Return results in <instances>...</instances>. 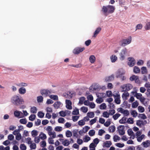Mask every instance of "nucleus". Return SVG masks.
<instances>
[{"label":"nucleus","mask_w":150,"mask_h":150,"mask_svg":"<svg viewBox=\"0 0 150 150\" xmlns=\"http://www.w3.org/2000/svg\"><path fill=\"white\" fill-rule=\"evenodd\" d=\"M115 9V8L113 6L108 5L103 6L101 11L104 14L107 16L109 14L113 13Z\"/></svg>","instance_id":"1"},{"label":"nucleus","mask_w":150,"mask_h":150,"mask_svg":"<svg viewBox=\"0 0 150 150\" xmlns=\"http://www.w3.org/2000/svg\"><path fill=\"white\" fill-rule=\"evenodd\" d=\"M11 101L12 103L16 105H19L23 103V99L20 96L16 95L13 96L11 99Z\"/></svg>","instance_id":"2"},{"label":"nucleus","mask_w":150,"mask_h":150,"mask_svg":"<svg viewBox=\"0 0 150 150\" xmlns=\"http://www.w3.org/2000/svg\"><path fill=\"white\" fill-rule=\"evenodd\" d=\"M125 72L123 69H119L116 73V77L117 78H121V80L123 81L126 79V78L124 76Z\"/></svg>","instance_id":"3"},{"label":"nucleus","mask_w":150,"mask_h":150,"mask_svg":"<svg viewBox=\"0 0 150 150\" xmlns=\"http://www.w3.org/2000/svg\"><path fill=\"white\" fill-rule=\"evenodd\" d=\"M133 86L132 84L130 83H127L122 85L121 88L123 90V91H128L132 88Z\"/></svg>","instance_id":"4"},{"label":"nucleus","mask_w":150,"mask_h":150,"mask_svg":"<svg viewBox=\"0 0 150 150\" xmlns=\"http://www.w3.org/2000/svg\"><path fill=\"white\" fill-rule=\"evenodd\" d=\"M132 38L131 37L128 39H123L122 40L121 42V46H125L126 45L129 44L131 42Z\"/></svg>","instance_id":"5"},{"label":"nucleus","mask_w":150,"mask_h":150,"mask_svg":"<svg viewBox=\"0 0 150 150\" xmlns=\"http://www.w3.org/2000/svg\"><path fill=\"white\" fill-rule=\"evenodd\" d=\"M127 53V50L126 48L122 50L120 54V59L121 60H123L125 59Z\"/></svg>","instance_id":"6"},{"label":"nucleus","mask_w":150,"mask_h":150,"mask_svg":"<svg viewBox=\"0 0 150 150\" xmlns=\"http://www.w3.org/2000/svg\"><path fill=\"white\" fill-rule=\"evenodd\" d=\"M85 48L84 47H77L73 50V52L75 54H78L83 52Z\"/></svg>","instance_id":"7"},{"label":"nucleus","mask_w":150,"mask_h":150,"mask_svg":"<svg viewBox=\"0 0 150 150\" xmlns=\"http://www.w3.org/2000/svg\"><path fill=\"white\" fill-rule=\"evenodd\" d=\"M40 93L42 95L46 97L49 95L51 93V91L47 89H43L41 90Z\"/></svg>","instance_id":"8"},{"label":"nucleus","mask_w":150,"mask_h":150,"mask_svg":"<svg viewBox=\"0 0 150 150\" xmlns=\"http://www.w3.org/2000/svg\"><path fill=\"white\" fill-rule=\"evenodd\" d=\"M113 96L115 99V102L117 104H120V95L118 94H116L115 95L113 94Z\"/></svg>","instance_id":"9"},{"label":"nucleus","mask_w":150,"mask_h":150,"mask_svg":"<svg viewBox=\"0 0 150 150\" xmlns=\"http://www.w3.org/2000/svg\"><path fill=\"white\" fill-rule=\"evenodd\" d=\"M147 123V122L146 120H137L136 121L137 125L140 127H141L142 125H144Z\"/></svg>","instance_id":"10"},{"label":"nucleus","mask_w":150,"mask_h":150,"mask_svg":"<svg viewBox=\"0 0 150 150\" xmlns=\"http://www.w3.org/2000/svg\"><path fill=\"white\" fill-rule=\"evenodd\" d=\"M128 60L129 61L128 63V65L130 67L134 66L136 62L134 58L133 57H129L128 58Z\"/></svg>","instance_id":"11"},{"label":"nucleus","mask_w":150,"mask_h":150,"mask_svg":"<svg viewBox=\"0 0 150 150\" xmlns=\"http://www.w3.org/2000/svg\"><path fill=\"white\" fill-rule=\"evenodd\" d=\"M66 107L69 110H71L72 109V107L71 106V102L69 100H66Z\"/></svg>","instance_id":"12"},{"label":"nucleus","mask_w":150,"mask_h":150,"mask_svg":"<svg viewBox=\"0 0 150 150\" xmlns=\"http://www.w3.org/2000/svg\"><path fill=\"white\" fill-rule=\"evenodd\" d=\"M120 128H121L122 127V129H119V134L120 135H123L125 134V132L124 130V126L123 125H120L119 126Z\"/></svg>","instance_id":"13"},{"label":"nucleus","mask_w":150,"mask_h":150,"mask_svg":"<svg viewBox=\"0 0 150 150\" xmlns=\"http://www.w3.org/2000/svg\"><path fill=\"white\" fill-rule=\"evenodd\" d=\"M114 79V76L113 74H112L109 76L106 77L105 79V80L106 81L109 82L113 80Z\"/></svg>","instance_id":"14"},{"label":"nucleus","mask_w":150,"mask_h":150,"mask_svg":"<svg viewBox=\"0 0 150 150\" xmlns=\"http://www.w3.org/2000/svg\"><path fill=\"white\" fill-rule=\"evenodd\" d=\"M145 148H147L150 146V141L149 140H146V141L144 142L142 144Z\"/></svg>","instance_id":"15"},{"label":"nucleus","mask_w":150,"mask_h":150,"mask_svg":"<svg viewBox=\"0 0 150 150\" xmlns=\"http://www.w3.org/2000/svg\"><path fill=\"white\" fill-rule=\"evenodd\" d=\"M101 28L100 27H98L97 28L96 30L94 33L93 35V37H96L97 35L101 31Z\"/></svg>","instance_id":"16"},{"label":"nucleus","mask_w":150,"mask_h":150,"mask_svg":"<svg viewBox=\"0 0 150 150\" xmlns=\"http://www.w3.org/2000/svg\"><path fill=\"white\" fill-rule=\"evenodd\" d=\"M117 57L114 55H111L110 57V59L111 62L112 63L115 62L117 60Z\"/></svg>","instance_id":"17"},{"label":"nucleus","mask_w":150,"mask_h":150,"mask_svg":"<svg viewBox=\"0 0 150 150\" xmlns=\"http://www.w3.org/2000/svg\"><path fill=\"white\" fill-rule=\"evenodd\" d=\"M89 60L91 63H94L96 60V57L94 55H91L89 58Z\"/></svg>","instance_id":"18"},{"label":"nucleus","mask_w":150,"mask_h":150,"mask_svg":"<svg viewBox=\"0 0 150 150\" xmlns=\"http://www.w3.org/2000/svg\"><path fill=\"white\" fill-rule=\"evenodd\" d=\"M104 146L106 147H109L112 144L111 141H106L103 143Z\"/></svg>","instance_id":"19"},{"label":"nucleus","mask_w":150,"mask_h":150,"mask_svg":"<svg viewBox=\"0 0 150 150\" xmlns=\"http://www.w3.org/2000/svg\"><path fill=\"white\" fill-rule=\"evenodd\" d=\"M26 90L24 87H21L19 89V92L21 94H23L26 93Z\"/></svg>","instance_id":"20"},{"label":"nucleus","mask_w":150,"mask_h":150,"mask_svg":"<svg viewBox=\"0 0 150 150\" xmlns=\"http://www.w3.org/2000/svg\"><path fill=\"white\" fill-rule=\"evenodd\" d=\"M61 104V103L59 101H57L54 103L53 106L55 108L58 109L59 108Z\"/></svg>","instance_id":"21"},{"label":"nucleus","mask_w":150,"mask_h":150,"mask_svg":"<svg viewBox=\"0 0 150 150\" xmlns=\"http://www.w3.org/2000/svg\"><path fill=\"white\" fill-rule=\"evenodd\" d=\"M115 130V127L114 125L110 126L108 128V131L110 132H113Z\"/></svg>","instance_id":"22"},{"label":"nucleus","mask_w":150,"mask_h":150,"mask_svg":"<svg viewBox=\"0 0 150 150\" xmlns=\"http://www.w3.org/2000/svg\"><path fill=\"white\" fill-rule=\"evenodd\" d=\"M140 69L139 67L137 66H135L134 67L133 71L134 73L136 74L139 73L140 72Z\"/></svg>","instance_id":"23"},{"label":"nucleus","mask_w":150,"mask_h":150,"mask_svg":"<svg viewBox=\"0 0 150 150\" xmlns=\"http://www.w3.org/2000/svg\"><path fill=\"white\" fill-rule=\"evenodd\" d=\"M37 109L35 107H33L31 108L30 112L31 113L34 114L36 113Z\"/></svg>","instance_id":"24"},{"label":"nucleus","mask_w":150,"mask_h":150,"mask_svg":"<svg viewBox=\"0 0 150 150\" xmlns=\"http://www.w3.org/2000/svg\"><path fill=\"white\" fill-rule=\"evenodd\" d=\"M141 73L142 74L147 73V69L146 67H143L141 68Z\"/></svg>","instance_id":"25"},{"label":"nucleus","mask_w":150,"mask_h":150,"mask_svg":"<svg viewBox=\"0 0 150 150\" xmlns=\"http://www.w3.org/2000/svg\"><path fill=\"white\" fill-rule=\"evenodd\" d=\"M129 96L128 93H123L122 95V97L125 100H127V97Z\"/></svg>","instance_id":"26"},{"label":"nucleus","mask_w":150,"mask_h":150,"mask_svg":"<svg viewBox=\"0 0 150 150\" xmlns=\"http://www.w3.org/2000/svg\"><path fill=\"white\" fill-rule=\"evenodd\" d=\"M127 118L126 117H123L120 120L119 122L121 124H124L126 122Z\"/></svg>","instance_id":"27"},{"label":"nucleus","mask_w":150,"mask_h":150,"mask_svg":"<svg viewBox=\"0 0 150 150\" xmlns=\"http://www.w3.org/2000/svg\"><path fill=\"white\" fill-rule=\"evenodd\" d=\"M31 134L33 137H36L38 135V132L36 130H33L31 132Z\"/></svg>","instance_id":"28"},{"label":"nucleus","mask_w":150,"mask_h":150,"mask_svg":"<svg viewBox=\"0 0 150 150\" xmlns=\"http://www.w3.org/2000/svg\"><path fill=\"white\" fill-rule=\"evenodd\" d=\"M39 136L40 138L42 140L45 139L47 138V137L45 134L43 133H41L40 134Z\"/></svg>","instance_id":"29"},{"label":"nucleus","mask_w":150,"mask_h":150,"mask_svg":"<svg viewBox=\"0 0 150 150\" xmlns=\"http://www.w3.org/2000/svg\"><path fill=\"white\" fill-rule=\"evenodd\" d=\"M70 144L69 141L67 139H65L64 141L62 142V144L64 146H68Z\"/></svg>","instance_id":"30"},{"label":"nucleus","mask_w":150,"mask_h":150,"mask_svg":"<svg viewBox=\"0 0 150 150\" xmlns=\"http://www.w3.org/2000/svg\"><path fill=\"white\" fill-rule=\"evenodd\" d=\"M81 110L84 113H86L88 111V109L87 107L83 106L81 108Z\"/></svg>","instance_id":"31"},{"label":"nucleus","mask_w":150,"mask_h":150,"mask_svg":"<svg viewBox=\"0 0 150 150\" xmlns=\"http://www.w3.org/2000/svg\"><path fill=\"white\" fill-rule=\"evenodd\" d=\"M138 116L139 117L143 119H145L146 118V116L144 114H139Z\"/></svg>","instance_id":"32"},{"label":"nucleus","mask_w":150,"mask_h":150,"mask_svg":"<svg viewBox=\"0 0 150 150\" xmlns=\"http://www.w3.org/2000/svg\"><path fill=\"white\" fill-rule=\"evenodd\" d=\"M50 98L54 100H58V97L57 95H51L50 96Z\"/></svg>","instance_id":"33"},{"label":"nucleus","mask_w":150,"mask_h":150,"mask_svg":"<svg viewBox=\"0 0 150 150\" xmlns=\"http://www.w3.org/2000/svg\"><path fill=\"white\" fill-rule=\"evenodd\" d=\"M66 134L67 137H69L72 136V134L70 131L68 130L66 132Z\"/></svg>","instance_id":"34"},{"label":"nucleus","mask_w":150,"mask_h":150,"mask_svg":"<svg viewBox=\"0 0 150 150\" xmlns=\"http://www.w3.org/2000/svg\"><path fill=\"white\" fill-rule=\"evenodd\" d=\"M36 115L34 114L31 115L29 117V120L31 121L34 120L35 119Z\"/></svg>","instance_id":"35"},{"label":"nucleus","mask_w":150,"mask_h":150,"mask_svg":"<svg viewBox=\"0 0 150 150\" xmlns=\"http://www.w3.org/2000/svg\"><path fill=\"white\" fill-rule=\"evenodd\" d=\"M91 139V138L88 135L85 136V137L83 138V141L84 142H88Z\"/></svg>","instance_id":"36"},{"label":"nucleus","mask_w":150,"mask_h":150,"mask_svg":"<svg viewBox=\"0 0 150 150\" xmlns=\"http://www.w3.org/2000/svg\"><path fill=\"white\" fill-rule=\"evenodd\" d=\"M20 113L22 114L21 112H20L17 110H16L14 112V115L16 117H18L20 115Z\"/></svg>","instance_id":"37"},{"label":"nucleus","mask_w":150,"mask_h":150,"mask_svg":"<svg viewBox=\"0 0 150 150\" xmlns=\"http://www.w3.org/2000/svg\"><path fill=\"white\" fill-rule=\"evenodd\" d=\"M60 115L62 117H64L66 115V111H64L63 110L59 112Z\"/></svg>","instance_id":"38"},{"label":"nucleus","mask_w":150,"mask_h":150,"mask_svg":"<svg viewBox=\"0 0 150 150\" xmlns=\"http://www.w3.org/2000/svg\"><path fill=\"white\" fill-rule=\"evenodd\" d=\"M131 114L134 117H136L138 114L137 112L135 110H132L131 112Z\"/></svg>","instance_id":"39"},{"label":"nucleus","mask_w":150,"mask_h":150,"mask_svg":"<svg viewBox=\"0 0 150 150\" xmlns=\"http://www.w3.org/2000/svg\"><path fill=\"white\" fill-rule=\"evenodd\" d=\"M106 108V105L105 103H103L101 104L100 106V109L103 110L105 109Z\"/></svg>","instance_id":"40"},{"label":"nucleus","mask_w":150,"mask_h":150,"mask_svg":"<svg viewBox=\"0 0 150 150\" xmlns=\"http://www.w3.org/2000/svg\"><path fill=\"white\" fill-rule=\"evenodd\" d=\"M144 28L146 30L150 29V21L146 23Z\"/></svg>","instance_id":"41"},{"label":"nucleus","mask_w":150,"mask_h":150,"mask_svg":"<svg viewBox=\"0 0 150 150\" xmlns=\"http://www.w3.org/2000/svg\"><path fill=\"white\" fill-rule=\"evenodd\" d=\"M43 97L42 96H39L37 97L38 102L41 103L43 101Z\"/></svg>","instance_id":"42"},{"label":"nucleus","mask_w":150,"mask_h":150,"mask_svg":"<svg viewBox=\"0 0 150 150\" xmlns=\"http://www.w3.org/2000/svg\"><path fill=\"white\" fill-rule=\"evenodd\" d=\"M144 135L143 134L141 136L137 138V141L139 142H141L144 138Z\"/></svg>","instance_id":"43"},{"label":"nucleus","mask_w":150,"mask_h":150,"mask_svg":"<svg viewBox=\"0 0 150 150\" xmlns=\"http://www.w3.org/2000/svg\"><path fill=\"white\" fill-rule=\"evenodd\" d=\"M95 130L93 129H92L91 130H90L89 131V132H88V134H89V135L90 136H92L95 135Z\"/></svg>","instance_id":"44"},{"label":"nucleus","mask_w":150,"mask_h":150,"mask_svg":"<svg viewBox=\"0 0 150 150\" xmlns=\"http://www.w3.org/2000/svg\"><path fill=\"white\" fill-rule=\"evenodd\" d=\"M85 99V98L84 97H82L79 99V103L81 104H82L83 103V102Z\"/></svg>","instance_id":"45"},{"label":"nucleus","mask_w":150,"mask_h":150,"mask_svg":"<svg viewBox=\"0 0 150 150\" xmlns=\"http://www.w3.org/2000/svg\"><path fill=\"white\" fill-rule=\"evenodd\" d=\"M87 115L88 117H89L90 118H93L94 117V114L93 112H88L87 114Z\"/></svg>","instance_id":"46"},{"label":"nucleus","mask_w":150,"mask_h":150,"mask_svg":"<svg viewBox=\"0 0 150 150\" xmlns=\"http://www.w3.org/2000/svg\"><path fill=\"white\" fill-rule=\"evenodd\" d=\"M38 116L41 118H43L44 116V113L41 111H39L38 112Z\"/></svg>","instance_id":"47"},{"label":"nucleus","mask_w":150,"mask_h":150,"mask_svg":"<svg viewBox=\"0 0 150 150\" xmlns=\"http://www.w3.org/2000/svg\"><path fill=\"white\" fill-rule=\"evenodd\" d=\"M138 110L139 112H143L144 111V108L142 106H139L138 107Z\"/></svg>","instance_id":"48"},{"label":"nucleus","mask_w":150,"mask_h":150,"mask_svg":"<svg viewBox=\"0 0 150 150\" xmlns=\"http://www.w3.org/2000/svg\"><path fill=\"white\" fill-rule=\"evenodd\" d=\"M138 103L137 101L133 102L132 104V107L133 108H136L138 105Z\"/></svg>","instance_id":"49"},{"label":"nucleus","mask_w":150,"mask_h":150,"mask_svg":"<svg viewBox=\"0 0 150 150\" xmlns=\"http://www.w3.org/2000/svg\"><path fill=\"white\" fill-rule=\"evenodd\" d=\"M20 122L21 124H25L27 122V121L25 118L22 119L20 120Z\"/></svg>","instance_id":"50"},{"label":"nucleus","mask_w":150,"mask_h":150,"mask_svg":"<svg viewBox=\"0 0 150 150\" xmlns=\"http://www.w3.org/2000/svg\"><path fill=\"white\" fill-rule=\"evenodd\" d=\"M96 101L97 103L100 104L103 101V100L101 98H97L96 100Z\"/></svg>","instance_id":"51"},{"label":"nucleus","mask_w":150,"mask_h":150,"mask_svg":"<svg viewBox=\"0 0 150 150\" xmlns=\"http://www.w3.org/2000/svg\"><path fill=\"white\" fill-rule=\"evenodd\" d=\"M62 129V128L61 127L57 126L56 127L54 130L55 131L57 132H60L61 131Z\"/></svg>","instance_id":"52"},{"label":"nucleus","mask_w":150,"mask_h":150,"mask_svg":"<svg viewBox=\"0 0 150 150\" xmlns=\"http://www.w3.org/2000/svg\"><path fill=\"white\" fill-rule=\"evenodd\" d=\"M20 148L22 150H26V146L24 144H21Z\"/></svg>","instance_id":"53"},{"label":"nucleus","mask_w":150,"mask_h":150,"mask_svg":"<svg viewBox=\"0 0 150 150\" xmlns=\"http://www.w3.org/2000/svg\"><path fill=\"white\" fill-rule=\"evenodd\" d=\"M31 144L30 145V148L31 149H36V144L35 143H33L30 144Z\"/></svg>","instance_id":"54"},{"label":"nucleus","mask_w":150,"mask_h":150,"mask_svg":"<svg viewBox=\"0 0 150 150\" xmlns=\"http://www.w3.org/2000/svg\"><path fill=\"white\" fill-rule=\"evenodd\" d=\"M120 115L119 113H116L112 117L114 120H116L120 116Z\"/></svg>","instance_id":"55"},{"label":"nucleus","mask_w":150,"mask_h":150,"mask_svg":"<svg viewBox=\"0 0 150 150\" xmlns=\"http://www.w3.org/2000/svg\"><path fill=\"white\" fill-rule=\"evenodd\" d=\"M127 122L129 124H133L134 123L133 119L132 117L129 118L127 120Z\"/></svg>","instance_id":"56"},{"label":"nucleus","mask_w":150,"mask_h":150,"mask_svg":"<svg viewBox=\"0 0 150 150\" xmlns=\"http://www.w3.org/2000/svg\"><path fill=\"white\" fill-rule=\"evenodd\" d=\"M48 134L50 135H52V138H54L56 137V134L55 132H54L53 133L52 132H48Z\"/></svg>","instance_id":"57"},{"label":"nucleus","mask_w":150,"mask_h":150,"mask_svg":"<svg viewBox=\"0 0 150 150\" xmlns=\"http://www.w3.org/2000/svg\"><path fill=\"white\" fill-rule=\"evenodd\" d=\"M79 116H74L72 117V120L74 122L76 121L79 119Z\"/></svg>","instance_id":"58"},{"label":"nucleus","mask_w":150,"mask_h":150,"mask_svg":"<svg viewBox=\"0 0 150 150\" xmlns=\"http://www.w3.org/2000/svg\"><path fill=\"white\" fill-rule=\"evenodd\" d=\"M114 141L115 142L117 141V140H120V138L117 135H115L113 137Z\"/></svg>","instance_id":"59"},{"label":"nucleus","mask_w":150,"mask_h":150,"mask_svg":"<svg viewBox=\"0 0 150 150\" xmlns=\"http://www.w3.org/2000/svg\"><path fill=\"white\" fill-rule=\"evenodd\" d=\"M90 129V127L88 126H85L83 128V133H85L86 132Z\"/></svg>","instance_id":"60"},{"label":"nucleus","mask_w":150,"mask_h":150,"mask_svg":"<svg viewBox=\"0 0 150 150\" xmlns=\"http://www.w3.org/2000/svg\"><path fill=\"white\" fill-rule=\"evenodd\" d=\"M79 110L77 109H75L73 112H72V114L74 115H78L79 114Z\"/></svg>","instance_id":"61"},{"label":"nucleus","mask_w":150,"mask_h":150,"mask_svg":"<svg viewBox=\"0 0 150 150\" xmlns=\"http://www.w3.org/2000/svg\"><path fill=\"white\" fill-rule=\"evenodd\" d=\"M109 115L107 112L105 111L103 113V115L104 117L108 118L109 117Z\"/></svg>","instance_id":"62"},{"label":"nucleus","mask_w":150,"mask_h":150,"mask_svg":"<svg viewBox=\"0 0 150 150\" xmlns=\"http://www.w3.org/2000/svg\"><path fill=\"white\" fill-rule=\"evenodd\" d=\"M97 117H96L94 119H92L90 122V124L91 125H92L95 122H96V120L97 118Z\"/></svg>","instance_id":"63"},{"label":"nucleus","mask_w":150,"mask_h":150,"mask_svg":"<svg viewBox=\"0 0 150 150\" xmlns=\"http://www.w3.org/2000/svg\"><path fill=\"white\" fill-rule=\"evenodd\" d=\"M78 125L80 126H83L85 124V122L83 120H81L78 122Z\"/></svg>","instance_id":"64"}]
</instances>
